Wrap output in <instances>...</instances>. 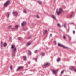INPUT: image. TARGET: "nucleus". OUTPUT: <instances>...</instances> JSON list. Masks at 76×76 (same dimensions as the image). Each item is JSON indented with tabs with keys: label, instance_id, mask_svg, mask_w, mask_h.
I'll use <instances>...</instances> for the list:
<instances>
[{
	"label": "nucleus",
	"instance_id": "30",
	"mask_svg": "<svg viewBox=\"0 0 76 76\" xmlns=\"http://www.w3.org/2000/svg\"><path fill=\"white\" fill-rule=\"evenodd\" d=\"M42 56H44V53H42Z\"/></svg>",
	"mask_w": 76,
	"mask_h": 76
},
{
	"label": "nucleus",
	"instance_id": "25",
	"mask_svg": "<svg viewBox=\"0 0 76 76\" xmlns=\"http://www.w3.org/2000/svg\"><path fill=\"white\" fill-rule=\"evenodd\" d=\"M10 69L11 70H12V66H10Z\"/></svg>",
	"mask_w": 76,
	"mask_h": 76
},
{
	"label": "nucleus",
	"instance_id": "18",
	"mask_svg": "<svg viewBox=\"0 0 76 76\" xmlns=\"http://www.w3.org/2000/svg\"><path fill=\"white\" fill-rule=\"evenodd\" d=\"M63 72H64V70L62 71L60 75L61 76V74H62V73H63Z\"/></svg>",
	"mask_w": 76,
	"mask_h": 76
},
{
	"label": "nucleus",
	"instance_id": "14",
	"mask_svg": "<svg viewBox=\"0 0 76 76\" xmlns=\"http://www.w3.org/2000/svg\"><path fill=\"white\" fill-rule=\"evenodd\" d=\"M37 2L39 4H41V2L40 1H38Z\"/></svg>",
	"mask_w": 76,
	"mask_h": 76
},
{
	"label": "nucleus",
	"instance_id": "26",
	"mask_svg": "<svg viewBox=\"0 0 76 76\" xmlns=\"http://www.w3.org/2000/svg\"><path fill=\"white\" fill-rule=\"evenodd\" d=\"M68 37L69 38V39H70V38H71V37L70 36H69L68 35Z\"/></svg>",
	"mask_w": 76,
	"mask_h": 76
},
{
	"label": "nucleus",
	"instance_id": "21",
	"mask_svg": "<svg viewBox=\"0 0 76 76\" xmlns=\"http://www.w3.org/2000/svg\"><path fill=\"white\" fill-rule=\"evenodd\" d=\"M57 25L58 26V27H61V26H60V24H57Z\"/></svg>",
	"mask_w": 76,
	"mask_h": 76
},
{
	"label": "nucleus",
	"instance_id": "4",
	"mask_svg": "<svg viewBox=\"0 0 76 76\" xmlns=\"http://www.w3.org/2000/svg\"><path fill=\"white\" fill-rule=\"evenodd\" d=\"M50 65V63H45L42 66V67L43 68H46L47 67H48Z\"/></svg>",
	"mask_w": 76,
	"mask_h": 76
},
{
	"label": "nucleus",
	"instance_id": "43",
	"mask_svg": "<svg viewBox=\"0 0 76 76\" xmlns=\"http://www.w3.org/2000/svg\"><path fill=\"white\" fill-rule=\"evenodd\" d=\"M12 29H16V28H12Z\"/></svg>",
	"mask_w": 76,
	"mask_h": 76
},
{
	"label": "nucleus",
	"instance_id": "2",
	"mask_svg": "<svg viewBox=\"0 0 76 76\" xmlns=\"http://www.w3.org/2000/svg\"><path fill=\"white\" fill-rule=\"evenodd\" d=\"M62 12H63V9L61 8H59V12H58V10L57 9L56 11V13H57V15H58L59 14H60V13H61Z\"/></svg>",
	"mask_w": 76,
	"mask_h": 76
},
{
	"label": "nucleus",
	"instance_id": "45",
	"mask_svg": "<svg viewBox=\"0 0 76 76\" xmlns=\"http://www.w3.org/2000/svg\"><path fill=\"white\" fill-rule=\"evenodd\" d=\"M28 64H30V62H28Z\"/></svg>",
	"mask_w": 76,
	"mask_h": 76
},
{
	"label": "nucleus",
	"instance_id": "16",
	"mask_svg": "<svg viewBox=\"0 0 76 76\" xmlns=\"http://www.w3.org/2000/svg\"><path fill=\"white\" fill-rule=\"evenodd\" d=\"M60 58H58L57 59V61L58 62V61H60Z\"/></svg>",
	"mask_w": 76,
	"mask_h": 76
},
{
	"label": "nucleus",
	"instance_id": "11",
	"mask_svg": "<svg viewBox=\"0 0 76 76\" xmlns=\"http://www.w3.org/2000/svg\"><path fill=\"white\" fill-rule=\"evenodd\" d=\"M26 24V23L25 22H23V23L21 24L22 26H24V25H25Z\"/></svg>",
	"mask_w": 76,
	"mask_h": 76
},
{
	"label": "nucleus",
	"instance_id": "33",
	"mask_svg": "<svg viewBox=\"0 0 76 76\" xmlns=\"http://www.w3.org/2000/svg\"><path fill=\"white\" fill-rule=\"evenodd\" d=\"M36 17H37V18H39V17H38V15H37V16H36Z\"/></svg>",
	"mask_w": 76,
	"mask_h": 76
},
{
	"label": "nucleus",
	"instance_id": "7",
	"mask_svg": "<svg viewBox=\"0 0 76 76\" xmlns=\"http://www.w3.org/2000/svg\"><path fill=\"white\" fill-rule=\"evenodd\" d=\"M12 13L14 16H16V15H18V13H17V12L15 11H14V12H12Z\"/></svg>",
	"mask_w": 76,
	"mask_h": 76
},
{
	"label": "nucleus",
	"instance_id": "37",
	"mask_svg": "<svg viewBox=\"0 0 76 76\" xmlns=\"http://www.w3.org/2000/svg\"><path fill=\"white\" fill-rule=\"evenodd\" d=\"M70 17L71 18L72 17V15H71L70 16Z\"/></svg>",
	"mask_w": 76,
	"mask_h": 76
},
{
	"label": "nucleus",
	"instance_id": "5",
	"mask_svg": "<svg viewBox=\"0 0 76 76\" xmlns=\"http://www.w3.org/2000/svg\"><path fill=\"white\" fill-rule=\"evenodd\" d=\"M58 45L59 47H62L63 48H66V47L64 46L61 45V44H60V43H58Z\"/></svg>",
	"mask_w": 76,
	"mask_h": 76
},
{
	"label": "nucleus",
	"instance_id": "42",
	"mask_svg": "<svg viewBox=\"0 0 76 76\" xmlns=\"http://www.w3.org/2000/svg\"><path fill=\"white\" fill-rule=\"evenodd\" d=\"M3 42H1V44H3Z\"/></svg>",
	"mask_w": 76,
	"mask_h": 76
},
{
	"label": "nucleus",
	"instance_id": "3",
	"mask_svg": "<svg viewBox=\"0 0 76 76\" xmlns=\"http://www.w3.org/2000/svg\"><path fill=\"white\" fill-rule=\"evenodd\" d=\"M10 0L7 1L4 4V5L5 7L7 6L8 5H9V4H10Z\"/></svg>",
	"mask_w": 76,
	"mask_h": 76
},
{
	"label": "nucleus",
	"instance_id": "38",
	"mask_svg": "<svg viewBox=\"0 0 76 76\" xmlns=\"http://www.w3.org/2000/svg\"><path fill=\"white\" fill-rule=\"evenodd\" d=\"M73 12L72 11V12H71V14H73Z\"/></svg>",
	"mask_w": 76,
	"mask_h": 76
},
{
	"label": "nucleus",
	"instance_id": "40",
	"mask_svg": "<svg viewBox=\"0 0 76 76\" xmlns=\"http://www.w3.org/2000/svg\"><path fill=\"white\" fill-rule=\"evenodd\" d=\"M71 24H73V23H70Z\"/></svg>",
	"mask_w": 76,
	"mask_h": 76
},
{
	"label": "nucleus",
	"instance_id": "20",
	"mask_svg": "<svg viewBox=\"0 0 76 76\" xmlns=\"http://www.w3.org/2000/svg\"><path fill=\"white\" fill-rule=\"evenodd\" d=\"M31 54L32 53H31V52L30 51H29L28 52V54H29V55H31Z\"/></svg>",
	"mask_w": 76,
	"mask_h": 76
},
{
	"label": "nucleus",
	"instance_id": "29",
	"mask_svg": "<svg viewBox=\"0 0 76 76\" xmlns=\"http://www.w3.org/2000/svg\"><path fill=\"white\" fill-rule=\"evenodd\" d=\"M54 44H55V45H56V42L54 41Z\"/></svg>",
	"mask_w": 76,
	"mask_h": 76
},
{
	"label": "nucleus",
	"instance_id": "23",
	"mask_svg": "<svg viewBox=\"0 0 76 76\" xmlns=\"http://www.w3.org/2000/svg\"><path fill=\"white\" fill-rule=\"evenodd\" d=\"M18 40H20V39H21V38H20V37H18Z\"/></svg>",
	"mask_w": 76,
	"mask_h": 76
},
{
	"label": "nucleus",
	"instance_id": "34",
	"mask_svg": "<svg viewBox=\"0 0 76 76\" xmlns=\"http://www.w3.org/2000/svg\"><path fill=\"white\" fill-rule=\"evenodd\" d=\"M73 34H75V31H73Z\"/></svg>",
	"mask_w": 76,
	"mask_h": 76
},
{
	"label": "nucleus",
	"instance_id": "28",
	"mask_svg": "<svg viewBox=\"0 0 76 76\" xmlns=\"http://www.w3.org/2000/svg\"><path fill=\"white\" fill-rule=\"evenodd\" d=\"M12 25H11V26H9V28H10L11 27H12Z\"/></svg>",
	"mask_w": 76,
	"mask_h": 76
},
{
	"label": "nucleus",
	"instance_id": "10",
	"mask_svg": "<svg viewBox=\"0 0 76 76\" xmlns=\"http://www.w3.org/2000/svg\"><path fill=\"white\" fill-rule=\"evenodd\" d=\"M31 44V42H27V44L26 45V46H29Z\"/></svg>",
	"mask_w": 76,
	"mask_h": 76
},
{
	"label": "nucleus",
	"instance_id": "36",
	"mask_svg": "<svg viewBox=\"0 0 76 76\" xmlns=\"http://www.w3.org/2000/svg\"><path fill=\"white\" fill-rule=\"evenodd\" d=\"M26 30H27L26 28H25V29H24V31H26Z\"/></svg>",
	"mask_w": 76,
	"mask_h": 76
},
{
	"label": "nucleus",
	"instance_id": "9",
	"mask_svg": "<svg viewBox=\"0 0 76 76\" xmlns=\"http://www.w3.org/2000/svg\"><path fill=\"white\" fill-rule=\"evenodd\" d=\"M75 68L73 66H72L71 68H69V69L71 70H74V71H75L74 70H75Z\"/></svg>",
	"mask_w": 76,
	"mask_h": 76
},
{
	"label": "nucleus",
	"instance_id": "6",
	"mask_svg": "<svg viewBox=\"0 0 76 76\" xmlns=\"http://www.w3.org/2000/svg\"><path fill=\"white\" fill-rule=\"evenodd\" d=\"M23 66H20L18 67L17 69V71H18L19 70H20V69H23Z\"/></svg>",
	"mask_w": 76,
	"mask_h": 76
},
{
	"label": "nucleus",
	"instance_id": "15",
	"mask_svg": "<svg viewBox=\"0 0 76 76\" xmlns=\"http://www.w3.org/2000/svg\"><path fill=\"white\" fill-rule=\"evenodd\" d=\"M4 47H6V45H7V44L6 43H5L3 44Z\"/></svg>",
	"mask_w": 76,
	"mask_h": 76
},
{
	"label": "nucleus",
	"instance_id": "27",
	"mask_svg": "<svg viewBox=\"0 0 76 76\" xmlns=\"http://www.w3.org/2000/svg\"><path fill=\"white\" fill-rule=\"evenodd\" d=\"M64 27L65 28H66V25L65 24H64Z\"/></svg>",
	"mask_w": 76,
	"mask_h": 76
},
{
	"label": "nucleus",
	"instance_id": "44",
	"mask_svg": "<svg viewBox=\"0 0 76 76\" xmlns=\"http://www.w3.org/2000/svg\"><path fill=\"white\" fill-rule=\"evenodd\" d=\"M1 47H3V45L2 44L1 45Z\"/></svg>",
	"mask_w": 76,
	"mask_h": 76
},
{
	"label": "nucleus",
	"instance_id": "32",
	"mask_svg": "<svg viewBox=\"0 0 76 76\" xmlns=\"http://www.w3.org/2000/svg\"><path fill=\"white\" fill-rule=\"evenodd\" d=\"M35 53H37V50H35L34 51Z\"/></svg>",
	"mask_w": 76,
	"mask_h": 76
},
{
	"label": "nucleus",
	"instance_id": "13",
	"mask_svg": "<svg viewBox=\"0 0 76 76\" xmlns=\"http://www.w3.org/2000/svg\"><path fill=\"white\" fill-rule=\"evenodd\" d=\"M23 58L24 59V60H25V61H26V56H23Z\"/></svg>",
	"mask_w": 76,
	"mask_h": 76
},
{
	"label": "nucleus",
	"instance_id": "41",
	"mask_svg": "<svg viewBox=\"0 0 76 76\" xmlns=\"http://www.w3.org/2000/svg\"><path fill=\"white\" fill-rule=\"evenodd\" d=\"M30 38L29 37H28V39H30Z\"/></svg>",
	"mask_w": 76,
	"mask_h": 76
},
{
	"label": "nucleus",
	"instance_id": "17",
	"mask_svg": "<svg viewBox=\"0 0 76 76\" xmlns=\"http://www.w3.org/2000/svg\"><path fill=\"white\" fill-rule=\"evenodd\" d=\"M15 27L16 28V29H18V26L17 25L15 26Z\"/></svg>",
	"mask_w": 76,
	"mask_h": 76
},
{
	"label": "nucleus",
	"instance_id": "31",
	"mask_svg": "<svg viewBox=\"0 0 76 76\" xmlns=\"http://www.w3.org/2000/svg\"><path fill=\"white\" fill-rule=\"evenodd\" d=\"M63 38H64V39H65V37H64V36L63 35Z\"/></svg>",
	"mask_w": 76,
	"mask_h": 76
},
{
	"label": "nucleus",
	"instance_id": "35",
	"mask_svg": "<svg viewBox=\"0 0 76 76\" xmlns=\"http://www.w3.org/2000/svg\"><path fill=\"white\" fill-rule=\"evenodd\" d=\"M34 60H37V58H35L34 59Z\"/></svg>",
	"mask_w": 76,
	"mask_h": 76
},
{
	"label": "nucleus",
	"instance_id": "22",
	"mask_svg": "<svg viewBox=\"0 0 76 76\" xmlns=\"http://www.w3.org/2000/svg\"><path fill=\"white\" fill-rule=\"evenodd\" d=\"M52 18H54V19H56V18L55 17H54V15H52Z\"/></svg>",
	"mask_w": 76,
	"mask_h": 76
},
{
	"label": "nucleus",
	"instance_id": "39",
	"mask_svg": "<svg viewBox=\"0 0 76 76\" xmlns=\"http://www.w3.org/2000/svg\"><path fill=\"white\" fill-rule=\"evenodd\" d=\"M50 37H51V36L52 35V34H50Z\"/></svg>",
	"mask_w": 76,
	"mask_h": 76
},
{
	"label": "nucleus",
	"instance_id": "8",
	"mask_svg": "<svg viewBox=\"0 0 76 76\" xmlns=\"http://www.w3.org/2000/svg\"><path fill=\"white\" fill-rule=\"evenodd\" d=\"M52 72L54 74H56L57 72V71H56L55 70H52Z\"/></svg>",
	"mask_w": 76,
	"mask_h": 76
},
{
	"label": "nucleus",
	"instance_id": "24",
	"mask_svg": "<svg viewBox=\"0 0 76 76\" xmlns=\"http://www.w3.org/2000/svg\"><path fill=\"white\" fill-rule=\"evenodd\" d=\"M23 12L25 13H26V10H24Z\"/></svg>",
	"mask_w": 76,
	"mask_h": 76
},
{
	"label": "nucleus",
	"instance_id": "1",
	"mask_svg": "<svg viewBox=\"0 0 76 76\" xmlns=\"http://www.w3.org/2000/svg\"><path fill=\"white\" fill-rule=\"evenodd\" d=\"M14 45H12L11 46L12 49H13V53L12 54V56H15V53L16 52V48H14Z\"/></svg>",
	"mask_w": 76,
	"mask_h": 76
},
{
	"label": "nucleus",
	"instance_id": "12",
	"mask_svg": "<svg viewBox=\"0 0 76 76\" xmlns=\"http://www.w3.org/2000/svg\"><path fill=\"white\" fill-rule=\"evenodd\" d=\"M6 16L7 18H9V12H7L6 15Z\"/></svg>",
	"mask_w": 76,
	"mask_h": 76
},
{
	"label": "nucleus",
	"instance_id": "19",
	"mask_svg": "<svg viewBox=\"0 0 76 76\" xmlns=\"http://www.w3.org/2000/svg\"><path fill=\"white\" fill-rule=\"evenodd\" d=\"M46 33H47V31L46 30H44V31L43 34H46Z\"/></svg>",
	"mask_w": 76,
	"mask_h": 76
},
{
	"label": "nucleus",
	"instance_id": "46",
	"mask_svg": "<svg viewBox=\"0 0 76 76\" xmlns=\"http://www.w3.org/2000/svg\"><path fill=\"white\" fill-rule=\"evenodd\" d=\"M49 38H50V36L49 37Z\"/></svg>",
	"mask_w": 76,
	"mask_h": 76
}]
</instances>
